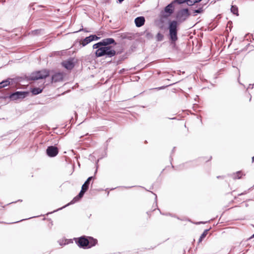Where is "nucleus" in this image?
Masks as SVG:
<instances>
[{
  "mask_svg": "<svg viewBox=\"0 0 254 254\" xmlns=\"http://www.w3.org/2000/svg\"><path fill=\"white\" fill-rule=\"evenodd\" d=\"M116 54V52L112 46L99 47L95 52V55L97 57L106 56L111 58L114 57Z\"/></svg>",
  "mask_w": 254,
  "mask_h": 254,
  "instance_id": "1",
  "label": "nucleus"
},
{
  "mask_svg": "<svg viewBox=\"0 0 254 254\" xmlns=\"http://www.w3.org/2000/svg\"><path fill=\"white\" fill-rule=\"evenodd\" d=\"M9 81L8 80H4L0 83V88L5 87L9 84Z\"/></svg>",
  "mask_w": 254,
  "mask_h": 254,
  "instance_id": "19",
  "label": "nucleus"
},
{
  "mask_svg": "<svg viewBox=\"0 0 254 254\" xmlns=\"http://www.w3.org/2000/svg\"><path fill=\"white\" fill-rule=\"evenodd\" d=\"M93 179V177H89L87 180L85 181L84 184L82 185V188L86 190H88V186L90 183V181Z\"/></svg>",
  "mask_w": 254,
  "mask_h": 254,
  "instance_id": "15",
  "label": "nucleus"
},
{
  "mask_svg": "<svg viewBox=\"0 0 254 254\" xmlns=\"http://www.w3.org/2000/svg\"><path fill=\"white\" fill-rule=\"evenodd\" d=\"M93 37L89 36V37H86L85 39H84L81 43V44L82 45V46H85L86 45H87L90 42L93 41Z\"/></svg>",
  "mask_w": 254,
  "mask_h": 254,
  "instance_id": "14",
  "label": "nucleus"
},
{
  "mask_svg": "<svg viewBox=\"0 0 254 254\" xmlns=\"http://www.w3.org/2000/svg\"><path fill=\"white\" fill-rule=\"evenodd\" d=\"M49 73L46 70L36 71L33 73L31 75V78L32 80H38L43 79L49 76Z\"/></svg>",
  "mask_w": 254,
  "mask_h": 254,
  "instance_id": "4",
  "label": "nucleus"
},
{
  "mask_svg": "<svg viewBox=\"0 0 254 254\" xmlns=\"http://www.w3.org/2000/svg\"><path fill=\"white\" fill-rule=\"evenodd\" d=\"M114 44L115 45L116 44L115 41L114 39L109 38H106L102 40L101 42H98L96 44H95L93 46V49H97L98 48H99V47L103 46V47H106V46H110V45Z\"/></svg>",
  "mask_w": 254,
  "mask_h": 254,
  "instance_id": "3",
  "label": "nucleus"
},
{
  "mask_svg": "<svg viewBox=\"0 0 254 254\" xmlns=\"http://www.w3.org/2000/svg\"><path fill=\"white\" fill-rule=\"evenodd\" d=\"M46 152L49 156L53 157H55L58 154L59 150L57 147L50 146L47 148Z\"/></svg>",
  "mask_w": 254,
  "mask_h": 254,
  "instance_id": "7",
  "label": "nucleus"
},
{
  "mask_svg": "<svg viewBox=\"0 0 254 254\" xmlns=\"http://www.w3.org/2000/svg\"><path fill=\"white\" fill-rule=\"evenodd\" d=\"M86 190H87L82 188L81 190L80 191L78 195L73 198V199L72 200V201H71V203H73L76 201H78L80 198H81L83 196L84 193H85V192Z\"/></svg>",
  "mask_w": 254,
  "mask_h": 254,
  "instance_id": "11",
  "label": "nucleus"
},
{
  "mask_svg": "<svg viewBox=\"0 0 254 254\" xmlns=\"http://www.w3.org/2000/svg\"><path fill=\"white\" fill-rule=\"evenodd\" d=\"M177 2L179 4L183 3L185 2H187V4H188V0H175L174 1V2Z\"/></svg>",
  "mask_w": 254,
  "mask_h": 254,
  "instance_id": "25",
  "label": "nucleus"
},
{
  "mask_svg": "<svg viewBox=\"0 0 254 254\" xmlns=\"http://www.w3.org/2000/svg\"><path fill=\"white\" fill-rule=\"evenodd\" d=\"M253 161L254 162V156L252 158Z\"/></svg>",
  "mask_w": 254,
  "mask_h": 254,
  "instance_id": "29",
  "label": "nucleus"
},
{
  "mask_svg": "<svg viewBox=\"0 0 254 254\" xmlns=\"http://www.w3.org/2000/svg\"><path fill=\"white\" fill-rule=\"evenodd\" d=\"M89 242H90L89 244V245H90L89 247H91L95 246L97 242V240L94 239H93L92 238H91V237L89 238Z\"/></svg>",
  "mask_w": 254,
  "mask_h": 254,
  "instance_id": "17",
  "label": "nucleus"
},
{
  "mask_svg": "<svg viewBox=\"0 0 254 254\" xmlns=\"http://www.w3.org/2000/svg\"><path fill=\"white\" fill-rule=\"evenodd\" d=\"M203 10L202 7H200L197 9L194 10L193 11V15L195 16L196 15V13H202L203 12Z\"/></svg>",
  "mask_w": 254,
  "mask_h": 254,
  "instance_id": "22",
  "label": "nucleus"
},
{
  "mask_svg": "<svg viewBox=\"0 0 254 254\" xmlns=\"http://www.w3.org/2000/svg\"><path fill=\"white\" fill-rule=\"evenodd\" d=\"M242 175L241 172H238L234 176V179H240L241 178Z\"/></svg>",
  "mask_w": 254,
  "mask_h": 254,
  "instance_id": "24",
  "label": "nucleus"
},
{
  "mask_svg": "<svg viewBox=\"0 0 254 254\" xmlns=\"http://www.w3.org/2000/svg\"><path fill=\"white\" fill-rule=\"evenodd\" d=\"M156 38L157 41H161L163 39V35L160 33H158L156 36Z\"/></svg>",
  "mask_w": 254,
  "mask_h": 254,
  "instance_id": "21",
  "label": "nucleus"
},
{
  "mask_svg": "<svg viewBox=\"0 0 254 254\" xmlns=\"http://www.w3.org/2000/svg\"><path fill=\"white\" fill-rule=\"evenodd\" d=\"M28 94L27 92L17 91L10 96V98L12 100H17L18 99L23 98L25 97Z\"/></svg>",
  "mask_w": 254,
  "mask_h": 254,
  "instance_id": "6",
  "label": "nucleus"
},
{
  "mask_svg": "<svg viewBox=\"0 0 254 254\" xmlns=\"http://www.w3.org/2000/svg\"><path fill=\"white\" fill-rule=\"evenodd\" d=\"M165 12L168 13V15H170L174 11V7L173 5V3H171L168 4L165 8Z\"/></svg>",
  "mask_w": 254,
  "mask_h": 254,
  "instance_id": "13",
  "label": "nucleus"
},
{
  "mask_svg": "<svg viewBox=\"0 0 254 254\" xmlns=\"http://www.w3.org/2000/svg\"><path fill=\"white\" fill-rule=\"evenodd\" d=\"M178 22L176 21H171L169 26L170 39L172 43H175L178 40L177 37Z\"/></svg>",
  "mask_w": 254,
  "mask_h": 254,
  "instance_id": "2",
  "label": "nucleus"
},
{
  "mask_svg": "<svg viewBox=\"0 0 254 254\" xmlns=\"http://www.w3.org/2000/svg\"><path fill=\"white\" fill-rule=\"evenodd\" d=\"M121 3L122 2V1H123L124 0H118Z\"/></svg>",
  "mask_w": 254,
  "mask_h": 254,
  "instance_id": "28",
  "label": "nucleus"
},
{
  "mask_svg": "<svg viewBox=\"0 0 254 254\" xmlns=\"http://www.w3.org/2000/svg\"><path fill=\"white\" fill-rule=\"evenodd\" d=\"M146 36L148 38H151L153 37L152 34L150 33H147L146 34Z\"/></svg>",
  "mask_w": 254,
  "mask_h": 254,
  "instance_id": "27",
  "label": "nucleus"
},
{
  "mask_svg": "<svg viewBox=\"0 0 254 254\" xmlns=\"http://www.w3.org/2000/svg\"><path fill=\"white\" fill-rule=\"evenodd\" d=\"M189 16V10L188 9H183L178 12L177 18L179 21H185Z\"/></svg>",
  "mask_w": 254,
  "mask_h": 254,
  "instance_id": "5",
  "label": "nucleus"
},
{
  "mask_svg": "<svg viewBox=\"0 0 254 254\" xmlns=\"http://www.w3.org/2000/svg\"><path fill=\"white\" fill-rule=\"evenodd\" d=\"M231 12L234 14L238 15V7L235 5H232L231 8Z\"/></svg>",
  "mask_w": 254,
  "mask_h": 254,
  "instance_id": "18",
  "label": "nucleus"
},
{
  "mask_svg": "<svg viewBox=\"0 0 254 254\" xmlns=\"http://www.w3.org/2000/svg\"><path fill=\"white\" fill-rule=\"evenodd\" d=\"M134 22L137 27H141L144 24L145 18L143 16L138 17L135 19Z\"/></svg>",
  "mask_w": 254,
  "mask_h": 254,
  "instance_id": "9",
  "label": "nucleus"
},
{
  "mask_svg": "<svg viewBox=\"0 0 254 254\" xmlns=\"http://www.w3.org/2000/svg\"><path fill=\"white\" fill-rule=\"evenodd\" d=\"M91 36H92L93 37V41L94 40H99L100 39V37H97V36L95 35H91Z\"/></svg>",
  "mask_w": 254,
  "mask_h": 254,
  "instance_id": "26",
  "label": "nucleus"
},
{
  "mask_svg": "<svg viewBox=\"0 0 254 254\" xmlns=\"http://www.w3.org/2000/svg\"><path fill=\"white\" fill-rule=\"evenodd\" d=\"M63 65L67 69H71L74 66L73 63L70 61H64L63 63Z\"/></svg>",
  "mask_w": 254,
  "mask_h": 254,
  "instance_id": "12",
  "label": "nucleus"
},
{
  "mask_svg": "<svg viewBox=\"0 0 254 254\" xmlns=\"http://www.w3.org/2000/svg\"><path fill=\"white\" fill-rule=\"evenodd\" d=\"M253 237H254V235H253Z\"/></svg>",
  "mask_w": 254,
  "mask_h": 254,
  "instance_id": "30",
  "label": "nucleus"
},
{
  "mask_svg": "<svg viewBox=\"0 0 254 254\" xmlns=\"http://www.w3.org/2000/svg\"><path fill=\"white\" fill-rule=\"evenodd\" d=\"M208 230H205L203 232V233L201 234V235L200 237L199 240V242H201L202 240V239L205 237V236H206V235L208 233Z\"/></svg>",
  "mask_w": 254,
  "mask_h": 254,
  "instance_id": "20",
  "label": "nucleus"
},
{
  "mask_svg": "<svg viewBox=\"0 0 254 254\" xmlns=\"http://www.w3.org/2000/svg\"><path fill=\"white\" fill-rule=\"evenodd\" d=\"M76 243L79 247L85 248L89 244V241L84 237L79 238L77 241L76 240Z\"/></svg>",
  "mask_w": 254,
  "mask_h": 254,
  "instance_id": "8",
  "label": "nucleus"
},
{
  "mask_svg": "<svg viewBox=\"0 0 254 254\" xmlns=\"http://www.w3.org/2000/svg\"><path fill=\"white\" fill-rule=\"evenodd\" d=\"M201 0H188V5H192L194 3L200 1Z\"/></svg>",
  "mask_w": 254,
  "mask_h": 254,
  "instance_id": "23",
  "label": "nucleus"
},
{
  "mask_svg": "<svg viewBox=\"0 0 254 254\" xmlns=\"http://www.w3.org/2000/svg\"><path fill=\"white\" fill-rule=\"evenodd\" d=\"M43 89L40 88H34L32 90V93L34 95L38 94L42 92Z\"/></svg>",
  "mask_w": 254,
  "mask_h": 254,
  "instance_id": "16",
  "label": "nucleus"
},
{
  "mask_svg": "<svg viewBox=\"0 0 254 254\" xmlns=\"http://www.w3.org/2000/svg\"><path fill=\"white\" fill-rule=\"evenodd\" d=\"M63 77V73L60 72L56 73L52 76V81L55 82L62 81Z\"/></svg>",
  "mask_w": 254,
  "mask_h": 254,
  "instance_id": "10",
  "label": "nucleus"
}]
</instances>
